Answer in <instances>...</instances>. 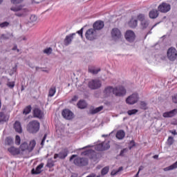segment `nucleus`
I'll return each mask as SVG.
<instances>
[{"label":"nucleus","mask_w":177,"mask_h":177,"mask_svg":"<svg viewBox=\"0 0 177 177\" xmlns=\"http://www.w3.org/2000/svg\"><path fill=\"white\" fill-rule=\"evenodd\" d=\"M89 147H92L93 149H95L97 150V151H103L104 150H109V148L110 147V142L105 141L102 142L101 143L97 144L96 145H88L86 147H84L81 149V150H84V149H88Z\"/></svg>","instance_id":"obj_1"},{"label":"nucleus","mask_w":177,"mask_h":177,"mask_svg":"<svg viewBox=\"0 0 177 177\" xmlns=\"http://www.w3.org/2000/svg\"><path fill=\"white\" fill-rule=\"evenodd\" d=\"M40 124L39 122L37 120H32L30 122L27 126V131L30 133H37L39 131Z\"/></svg>","instance_id":"obj_2"},{"label":"nucleus","mask_w":177,"mask_h":177,"mask_svg":"<svg viewBox=\"0 0 177 177\" xmlns=\"http://www.w3.org/2000/svg\"><path fill=\"white\" fill-rule=\"evenodd\" d=\"M37 145V142H35V140H32L28 144L26 142H23V151L24 154H28L34 150V148Z\"/></svg>","instance_id":"obj_3"},{"label":"nucleus","mask_w":177,"mask_h":177,"mask_svg":"<svg viewBox=\"0 0 177 177\" xmlns=\"http://www.w3.org/2000/svg\"><path fill=\"white\" fill-rule=\"evenodd\" d=\"M113 95L116 97H124L127 95V89L124 86H117L113 87Z\"/></svg>","instance_id":"obj_4"},{"label":"nucleus","mask_w":177,"mask_h":177,"mask_svg":"<svg viewBox=\"0 0 177 177\" xmlns=\"http://www.w3.org/2000/svg\"><path fill=\"white\" fill-rule=\"evenodd\" d=\"M37 16L31 15L30 17L29 21H25V22H24V27L25 30L26 31H28V30H30V28L34 27L37 23Z\"/></svg>","instance_id":"obj_5"},{"label":"nucleus","mask_w":177,"mask_h":177,"mask_svg":"<svg viewBox=\"0 0 177 177\" xmlns=\"http://www.w3.org/2000/svg\"><path fill=\"white\" fill-rule=\"evenodd\" d=\"M167 59L170 60V62H175L177 60V50L174 47H170L167 50Z\"/></svg>","instance_id":"obj_6"},{"label":"nucleus","mask_w":177,"mask_h":177,"mask_svg":"<svg viewBox=\"0 0 177 177\" xmlns=\"http://www.w3.org/2000/svg\"><path fill=\"white\" fill-rule=\"evenodd\" d=\"M111 38L113 41H120L122 37V35L121 34V30L118 28H114L112 29L111 32Z\"/></svg>","instance_id":"obj_7"},{"label":"nucleus","mask_w":177,"mask_h":177,"mask_svg":"<svg viewBox=\"0 0 177 177\" xmlns=\"http://www.w3.org/2000/svg\"><path fill=\"white\" fill-rule=\"evenodd\" d=\"M158 12L160 13H168L171 10V5L169 3L162 2L158 7Z\"/></svg>","instance_id":"obj_8"},{"label":"nucleus","mask_w":177,"mask_h":177,"mask_svg":"<svg viewBox=\"0 0 177 177\" xmlns=\"http://www.w3.org/2000/svg\"><path fill=\"white\" fill-rule=\"evenodd\" d=\"M82 156H88V157L93 160V161H97V156L96 155V152L92 149L82 152Z\"/></svg>","instance_id":"obj_9"},{"label":"nucleus","mask_w":177,"mask_h":177,"mask_svg":"<svg viewBox=\"0 0 177 177\" xmlns=\"http://www.w3.org/2000/svg\"><path fill=\"white\" fill-rule=\"evenodd\" d=\"M138 100H139V95L133 93L126 99V103L127 104H135V103H138Z\"/></svg>","instance_id":"obj_10"},{"label":"nucleus","mask_w":177,"mask_h":177,"mask_svg":"<svg viewBox=\"0 0 177 177\" xmlns=\"http://www.w3.org/2000/svg\"><path fill=\"white\" fill-rule=\"evenodd\" d=\"M85 37L88 41H93L96 39V30L93 28L88 29L86 32Z\"/></svg>","instance_id":"obj_11"},{"label":"nucleus","mask_w":177,"mask_h":177,"mask_svg":"<svg viewBox=\"0 0 177 177\" xmlns=\"http://www.w3.org/2000/svg\"><path fill=\"white\" fill-rule=\"evenodd\" d=\"M74 164L78 167H84L88 165V158H77L74 160Z\"/></svg>","instance_id":"obj_12"},{"label":"nucleus","mask_w":177,"mask_h":177,"mask_svg":"<svg viewBox=\"0 0 177 177\" xmlns=\"http://www.w3.org/2000/svg\"><path fill=\"white\" fill-rule=\"evenodd\" d=\"M102 86V82L99 80H93L88 82L90 89H97Z\"/></svg>","instance_id":"obj_13"},{"label":"nucleus","mask_w":177,"mask_h":177,"mask_svg":"<svg viewBox=\"0 0 177 177\" xmlns=\"http://www.w3.org/2000/svg\"><path fill=\"white\" fill-rule=\"evenodd\" d=\"M67 156H68V150L67 149H64L59 153H55L54 155V159L61 158V160H63L67 157Z\"/></svg>","instance_id":"obj_14"},{"label":"nucleus","mask_w":177,"mask_h":177,"mask_svg":"<svg viewBox=\"0 0 177 177\" xmlns=\"http://www.w3.org/2000/svg\"><path fill=\"white\" fill-rule=\"evenodd\" d=\"M112 95H114V87L111 86H106L103 91V95L104 97H109Z\"/></svg>","instance_id":"obj_15"},{"label":"nucleus","mask_w":177,"mask_h":177,"mask_svg":"<svg viewBox=\"0 0 177 177\" xmlns=\"http://www.w3.org/2000/svg\"><path fill=\"white\" fill-rule=\"evenodd\" d=\"M125 38L129 42H133L135 41V32L132 30H127L125 34Z\"/></svg>","instance_id":"obj_16"},{"label":"nucleus","mask_w":177,"mask_h":177,"mask_svg":"<svg viewBox=\"0 0 177 177\" xmlns=\"http://www.w3.org/2000/svg\"><path fill=\"white\" fill-rule=\"evenodd\" d=\"M62 116L66 120H72L74 114L69 109H64L62 112Z\"/></svg>","instance_id":"obj_17"},{"label":"nucleus","mask_w":177,"mask_h":177,"mask_svg":"<svg viewBox=\"0 0 177 177\" xmlns=\"http://www.w3.org/2000/svg\"><path fill=\"white\" fill-rule=\"evenodd\" d=\"M74 37H75V33H71L65 37L64 40V44L65 46H68V45L71 44L73 39H74Z\"/></svg>","instance_id":"obj_18"},{"label":"nucleus","mask_w":177,"mask_h":177,"mask_svg":"<svg viewBox=\"0 0 177 177\" xmlns=\"http://www.w3.org/2000/svg\"><path fill=\"white\" fill-rule=\"evenodd\" d=\"M103 27H104V22L102 21H97L96 22L94 23L93 24V30L96 31L99 30H102V28H103Z\"/></svg>","instance_id":"obj_19"},{"label":"nucleus","mask_w":177,"mask_h":177,"mask_svg":"<svg viewBox=\"0 0 177 177\" xmlns=\"http://www.w3.org/2000/svg\"><path fill=\"white\" fill-rule=\"evenodd\" d=\"M43 168H44V163H41L36 167V169H32V174L33 175H38L39 174H41V172H42Z\"/></svg>","instance_id":"obj_20"},{"label":"nucleus","mask_w":177,"mask_h":177,"mask_svg":"<svg viewBox=\"0 0 177 177\" xmlns=\"http://www.w3.org/2000/svg\"><path fill=\"white\" fill-rule=\"evenodd\" d=\"M176 114H177V109H173L170 111L165 112L163 113V117L165 118H169L171 117H174Z\"/></svg>","instance_id":"obj_21"},{"label":"nucleus","mask_w":177,"mask_h":177,"mask_svg":"<svg viewBox=\"0 0 177 177\" xmlns=\"http://www.w3.org/2000/svg\"><path fill=\"white\" fill-rule=\"evenodd\" d=\"M8 151L10 153L12 156H17L20 153V149L16 148L15 147H11L8 149Z\"/></svg>","instance_id":"obj_22"},{"label":"nucleus","mask_w":177,"mask_h":177,"mask_svg":"<svg viewBox=\"0 0 177 177\" xmlns=\"http://www.w3.org/2000/svg\"><path fill=\"white\" fill-rule=\"evenodd\" d=\"M21 9H23V6H19V7L17 8H11V10H12L13 12H17L15 13V16H18V17H21V16H23V12H19V11L21 10Z\"/></svg>","instance_id":"obj_23"},{"label":"nucleus","mask_w":177,"mask_h":177,"mask_svg":"<svg viewBox=\"0 0 177 177\" xmlns=\"http://www.w3.org/2000/svg\"><path fill=\"white\" fill-rule=\"evenodd\" d=\"M33 115L36 118H42L44 117V113L39 109H35L33 110Z\"/></svg>","instance_id":"obj_24"},{"label":"nucleus","mask_w":177,"mask_h":177,"mask_svg":"<svg viewBox=\"0 0 177 177\" xmlns=\"http://www.w3.org/2000/svg\"><path fill=\"white\" fill-rule=\"evenodd\" d=\"M14 129L15 131L17 132V133H21L22 129H21V124L19 121H16L14 124Z\"/></svg>","instance_id":"obj_25"},{"label":"nucleus","mask_w":177,"mask_h":177,"mask_svg":"<svg viewBox=\"0 0 177 177\" xmlns=\"http://www.w3.org/2000/svg\"><path fill=\"white\" fill-rule=\"evenodd\" d=\"M129 26L131 28H135L138 26V19L135 17H132L131 19L129 21Z\"/></svg>","instance_id":"obj_26"},{"label":"nucleus","mask_w":177,"mask_h":177,"mask_svg":"<svg viewBox=\"0 0 177 177\" xmlns=\"http://www.w3.org/2000/svg\"><path fill=\"white\" fill-rule=\"evenodd\" d=\"M149 15L150 19H157L158 17V10L153 9L149 12Z\"/></svg>","instance_id":"obj_27"},{"label":"nucleus","mask_w":177,"mask_h":177,"mask_svg":"<svg viewBox=\"0 0 177 177\" xmlns=\"http://www.w3.org/2000/svg\"><path fill=\"white\" fill-rule=\"evenodd\" d=\"M115 136L119 140H122V139L125 138V131H124V130H119L116 133Z\"/></svg>","instance_id":"obj_28"},{"label":"nucleus","mask_w":177,"mask_h":177,"mask_svg":"<svg viewBox=\"0 0 177 177\" xmlns=\"http://www.w3.org/2000/svg\"><path fill=\"white\" fill-rule=\"evenodd\" d=\"M9 120V117L3 113V112H0V124L2 122H6Z\"/></svg>","instance_id":"obj_29"},{"label":"nucleus","mask_w":177,"mask_h":177,"mask_svg":"<svg viewBox=\"0 0 177 177\" xmlns=\"http://www.w3.org/2000/svg\"><path fill=\"white\" fill-rule=\"evenodd\" d=\"M100 71V68H95L93 66L88 67V72L91 74H97Z\"/></svg>","instance_id":"obj_30"},{"label":"nucleus","mask_w":177,"mask_h":177,"mask_svg":"<svg viewBox=\"0 0 177 177\" xmlns=\"http://www.w3.org/2000/svg\"><path fill=\"white\" fill-rule=\"evenodd\" d=\"M102 110H103V106L91 109L90 111V113L91 114H97V113H100V111H102Z\"/></svg>","instance_id":"obj_31"},{"label":"nucleus","mask_w":177,"mask_h":177,"mask_svg":"<svg viewBox=\"0 0 177 177\" xmlns=\"http://www.w3.org/2000/svg\"><path fill=\"white\" fill-rule=\"evenodd\" d=\"M177 168V161L174 163L173 165L166 167L164 169V171H172L173 169H176Z\"/></svg>","instance_id":"obj_32"},{"label":"nucleus","mask_w":177,"mask_h":177,"mask_svg":"<svg viewBox=\"0 0 177 177\" xmlns=\"http://www.w3.org/2000/svg\"><path fill=\"white\" fill-rule=\"evenodd\" d=\"M77 107L79 109H85L86 107V102L84 100H80L77 103Z\"/></svg>","instance_id":"obj_33"},{"label":"nucleus","mask_w":177,"mask_h":177,"mask_svg":"<svg viewBox=\"0 0 177 177\" xmlns=\"http://www.w3.org/2000/svg\"><path fill=\"white\" fill-rule=\"evenodd\" d=\"M122 169H124V168L122 167H119L118 170L113 169L111 171V175L112 176H114L115 175H118V174H120V172H121V171H122Z\"/></svg>","instance_id":"obj_34"},{"label":"nucleus","mask_w":177,"mask_h":177,"mask_svg":"<svg viewBox=\"0 0 177 177\" xmlns=\"http://www.w3.org/2000/svg\"><path fill=\"white\" fill-rule=\"evenodd\" d=\"M140 26L142 28H147V27L149 26V20L145 19L144 21H142Z\"/></svg>","instance_id":"obj_35"},{"label":"nucleus","mask_w":177,"mask_h":177,"mask_svg":"<svg viewBox=\"0 0 177 177\" xmlns=\"http://www.w3.org/2000/svg\"><path fill=\"white\" fill-rule=\"evenodd\" d=\"M6 145L8 146H10V145H13V138L12 137H7L5 140Z\"/></svg>","instance_id":"obj_36"},{"label":"nucleus","mask_w":177,"mask_h":177,"mask_svg":"<svg viewBox=\"0 0 177 177\" xmlns=\"http://www.w3.org/2000/svg\"><path fill=\"white\" fill-rule=\"evenodd\" d=\"M53 51V49H52V48L49 47V48L44 49L43 52L46 55H49L52 53Z\"/></svg>","instance_id":"obj_37"},{"label":"nucleus","mask_w":177,"mask_h":177,"mask_svg":"<svg viewBox=\"0 0 177 177\" xmlns=\"http://www.w3.org/2000/svg\"><path fill=\"white\" fill-rule=\"evenodd\" d=\"M110 169L109 168V167H104L102 169V171H101V174L102 176H104V175H107V174H109V170Z\"/></svg>","instance_id":"obj_38"},{"label":"nucleus","mask_w":177,"mask_h":177,"mask_svg":"<svg viewBox=\"0 0 177 177\" xmlns=\"http://www.w3.org/2000/svg\"><path fill=\"white\" fill-rule=\"evenodd\" d=\"M55 93H56V88L53 87L49 91V96L52 97L53 96H55Z\"/></svg>","instance_id":"obj_39"},{"label":"nucleus","mask_w":177,"mask_h":177,"mask_svg":"<svg viewBox=\"0 0 177 177\" xmlns=\"http://www.w3.org/2000/svg\"><path fill=\"white\" fill-rule=\"evenodd\" d=\"M55 166V161L52 160V159L48 160L47 162V167L48 168H52V167Z\"/></svg>","instance_id":"obj_40"},{"label":"nucleus","mask_w":177,"mask_h":177,"mask_svg":"<svg viewBox=\"0 0 177 177\" xmlns=\"http://www.w3.org/2000/svg\"><path fill=\"white\" fill-rule=\"evenodd\" d=\"M30 112H31V106H28L24 109L23 113L29 114V113Z\"/></svg>","instance_id":"obj_41"},{"label":"nucleus","mask_w":177,"mask_h":177,"mask_svg":"<svg viewBox=\"0 0 177 177\" xmlns=\"http://www.w3.org/2000/svg\"><path fill=\"white\" fill-rule=\"evenodd\" d=\"M138 111H139L138 109H131V110H129L127 111V113L129 115H133L134 114H136Z\"/></svg>","instance_id":"obj_42"},{"label":"nucleus","mask_w":177,"mask_h":177,"mask_svg":"<svg viewBox=\"0 0 177 177\" xmlns=\"http://www.w3.org/2000/svg\"><path fill=\"white\" fill-rule=\"evenodd\" d=\"M21 142V139L20 138V136H15V145H17V146H19Z\"/></svg>","instance_id":"obj_43"},{"label":"nucleus","mask_w":177,"mask_h":177,"mask_svg":"<svg viewBox=\"0 0 177 177\" xmlns=\"http://www.w3.org/2000/svg\"><path fill=\"white\" fill-rule=\"evenodd\" d=\"M138 19L140 21H143L145 20H146V19L145 18V15H142V14H140L138 15Z\"/></svg>","instance_id":"obj_44"},{"label":"nucleus","mask_w":177,"mask_h":177,"mask_svg":"<svg viewBox=\"0 0 177 177\" xmlns=\"http://www.w3.org/2000/svg\"><path fill=\"white\" fill-rule=\"evenodd\" d=\"M140 106H141V109H142V110H146V109H147V104L145 102H140Z\"/></svg>","instance_id":"obj_45"},{"label":"nucleus","mask_w":177,"mask_h":177,"mask_svg":"<svg viewBox=\"0 0 177 177\" xmlns=\"http://www.w3.org/2000/svg\"><path fill=\"white\" fill-rule=\"evenodd\" d=\"M167 144L169 145V146H171V145H173L174 144V138L169 137V138L167 140Z\"/></svg>","instance_id":"obj_46"},{"label":"nucleus","mask_w":177,"mask_h":177,"mask_svg":"<svg viewBox=\"0 0 177 177\" xmlns=\"http://www.w3.org/2000/svg\"><path fill=\"white\" fill-rule=\"evenodd\" d=\"M128 153V149L125 148L123 150H122L120 151V156H121L122 157H124V156H125V153Z\"/></svg>","instance_id":"obj_47"},{"label":"nucleus","mask_w":177,"mask_h":177,"mask_svg":"<svg viewBox=\"0 0 177 177\" xmlns=\"http://www.w3.org/2000/svg\"><path fill=\"white\" fill-rule=\"evenodd\" d=\"M8 26H9V23L7 21L0 24L1 28H3V27H8Z\"/></svg>","instance_id":"obj_48"},{"label":"nucleus","mask_w":177,"mask_h":177,"mask_svg":"<svg viewBox=\"0 0 177 177\" xmlns=\"http://www.w3.org/2000/svg\"><path fill=\"white\" fill-rule=\"evenodd\" d=\"M9 88H15V82H9L8 84H7Z\"/></svg>","instance_id":"obj_49"},{"label":"nucleus","mask_w":177,"mask_h":177,"mask_svg":"<svg viewBox=\"0 0 177 177\" xmlns=\"http://www.w3.org/2000/svg\"><path fill=\"white\" fill-rule=\"evenodd\" d=\"M22 0H11L12 3L14 5H17V3H21Z\"/></svg>","instance_id":"obj_50"},{"label":"nucleus","mask_w":177,"mask_h":177,"mask_svg":"<svg viewBox=\"0 0 177 177\" xmlns=\"http://www.w3.org/2000/svg\"><path fill=\"white\" fill-rule=\"evenodd\" d=\"M77 100H78V97L77 95H75L71 100L70 101L71 103H72V102H77Z\"/></svg>","instance_id":"obj_51"},{"label":"nucleus","mask_w":177,"mask_h":177,"mask_svg":"<svg viewBox=\"0 0 177 177\" xmlns=\"http://www.w3.org/2000/svg\"><path fill=\"white\" fill-rule=\"evenodd\" d=\"M83 31H84V28H82L80 30H78L77 32V33L79 34V35H80V37H82V32H83Z\"/></svg>","instance_id":"obj_52"},{"label":"nucleus","mask_w":177,"mask_h":177,"mask_svg":"<svg viewBox=\"0 0 177 177\" xmlns=\"http://www.w3.org/2000/svg\"><path fill=\"white\" fill-rule=\"evenodd\" d=\"M172 100H173L174 103H177V94L174 95L172 97Z\"/></svg>","instance_id":"obj_53"},{"label":"nucleus","mask_w":177,"mask_h":177,"mask_svg":"<svg viewBox=\"0 0 177 177\" xmlns=\"http://www.w3.org/2000/svg\"><path fill=\"white\" fill-rule=\"evenodd\" d=\"M46 140V134L44 135V136L41 140V146H44V143L45 142Z\"/></svg>","instance_id":"obj_54"},{"label":"nucleus","mask_w":177,"mask_h":177,"mask_svg":"<svg viewBox=\"0 0 177 177\" xmlns=\"http://www.w3.org/2000/svg\"><path fill=\"white\" fill-rule=\"evenodd\" d=\"M13 50H17V52H20V50L19 49H17V46L15 45L14 47L12 48Z\"/></svg>","instance_id":"obj_55"},{"label":"nucleus","mask_w":177,"mask_h":177,"mask_svg":"<svg viewBox=\"0 0 177 177\" xmlns=\"http://www.w3.org/2000/svg\"><path fill=\"white\" fill-rule=\"evenodd\" d=\"M77 157V155H72L71 157L70 158V161H72V160H74Z\"/></svg>","instance_id":"obj_56"},{"label":"nucleus","mask_w":177,"mask_h":177,"mask_svg":"<svg viewBox=\"0 0 177 177\" xmlns=\"http://www.w3.org/2000/svg\"><path fill=\"white\" fill-rule=\"evenodd\" d=\"M1 38H2L3 39H9V37L5 36L4 35H3L1 36Z\"/></svg>","instance_id":"obj_57"},{"label":"nucleus","mask_w":177,"mask_h":177,"mask_svg":"<svg viewBox=\"0 0 177 177\" xmlns=\"http://www.w3.org/2000/svg\"><path fill=\"white\" fill-rule=\"evenodd\" d=\"M143 166H140V167H139V170H138V172H140V171H142V169H143Z\"/></svg>","instance_id":"obj_58"},{"label":"nucleus","mask_w":177,"mask_h":177,"mask_svg":"<svg viewBox=\"0 0 177 177\" xmlns=\"http://www.w3.org/2000/svg\"><path fill=\"white\" fill-rule=\"evenodd\" d=\"M153 158L157 159L158 158V155H155L153 156Z\"/></svg>","instance_id":"obj_59"},{"label":"nucleus","mask_w":177,"mask_h":177,"mask_svg":"<svg viewBox=\"0 0 177 177\" xmlns=\"http://www.w3.org/2000/svg\"><path fill=\"white\" fill-rule=\"evenodd\" d=\"M39 68H41L38 67V66H36L35 67L36 71H39Z\"/></svg>","instance_id":"obj_60"},{"label":"nucleus","mask_w":177,"mask_h":177,"mask_svg":"<svg viewBox=\"0 0 177 177\" xmlns=\"http://www.w3.org/2000/svg\"><path fill=\"white\" fill-rule=\"evenodd\" d=\"M41 71H43L44 73H49V71L48 70H42Z\"/></svg>","instance_id":"obj_61"},{"label":"nucleus","mask_w":177,"mask_h":177,"mask_svg":"<svg viewBox=\"0 0 177 177\" xmlns=\"http://www.w3.org/2000/svg\"><path fill=\"white\" fill-rule=\"evenodd\" d=\"M131 144L133 145V146H135V142L131 141Z\"/></svg>","instance_id":"obj_62"},{"label":"nucleus","mask_w":177,"mask_h":177,"mask_svg":"<svg viewBox=\"0 0 177 177\" xmlns=\"http://www.w3.org/2000/svg\"><path fill=\"white\" fill-rule=\"evenodd\" d=\"M107 136H109V135H102V138H107Z\"/></svg>","instance_id":"obj_63"},{"label":"nucleus","mask_w":177,"mask_h":177,"mask_svg":"<svg viewBox=\"0 0 177 177\" xmlns=\"http://www.w3.org/2000/svg\"><path fill=\"white\" fill-rule=\"evenodd\" d=\"M139 172L140 171H138V173L136 174V177H138L139 176Z\"/></svg>","instance_id":"obj_64"}]
</instances>
